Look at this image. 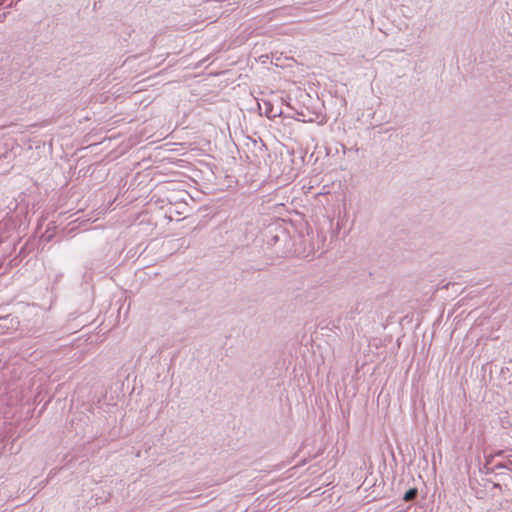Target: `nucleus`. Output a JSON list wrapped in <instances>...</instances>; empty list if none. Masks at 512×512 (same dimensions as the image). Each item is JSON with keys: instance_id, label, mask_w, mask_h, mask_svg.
Instances as JSON below:
<instances>
[{"instance_id": "nucleus-1", "label": "nucleus", "mask_w": 512, "mask_h": 512, "mask_svg": "<svg viewBox=\"0 0 512 512\" xmlns=\"http://www.w3.org/2000/svg\"><path fill=\"white\" fill-rule=\"evenodd\" d=\"M498 472L495 480H489L494 488L499 490L512 491V461H501L498 463Z\"/></svg>"}, {"instance_id": "nucleus-2", "label": "nucleus", "mask_w": 512, "mask_h": 512, "mask_svg": "<svg viewBox=\"0 0 512 512\" xmlns=\"http://www.w3.org/2000/svg\"><path fill=\"white\" fill-rule=\"evenodd\" d=\"M247 139L249 141H251V144L253 146V149H252L253 152H256V151L265 152L266 146L260 136L258 137V140H257L256 138H253V137L247 135Z\"/></svg>"}, {"instance_id": "nucleus-3", "label": "nucleus", "mask_w": 512, "mask_h": 512, "mask_svg": "<svg viewBox=\"0 0 512 512\" xmlns=\"http://www.w3.org/2000/svg\"><path fill=\"white\" fill-rule=\"evenodd\" d=\"M498 463L499 462L493 463V461H487L486 464L484 465L482 471L486 475H493L494 478H495L496 477V473L498 472V470H500V468H498Z\"/></svg>"}, {"instance_id": "nucleus-4", "label": "nucleus", "mask_w": 512, "mask_h": 512, "mask_svg": "<svg viewBox=\"0 0 512 512\" xmlns=\"http://www.w3.org/2000/svg\"><path fill=\"white\" fill-rule=\"evenodd\" d=\"M417 495H418L417 488H410L409 490H407L404 493L403 500L406 502L414 501L416 499Z\"/></svg>"}, {"instance_id": "nucleus-5", "label": "nucleus", "mask_w": 512, "mask_h": 512, "mask_svg": "<svg viewBox=\"0 0 512 512\" xmlns=\"http://www.w3.org/2000/svg\"><path fill=\"white\" fill-rule=\"evenodd\" d=\"M279 240V236L278 235H274L271 237V239L268 241L269 244H276L277 241Z\"/></svg>"}, {"instance_id": "nucleus-6", "label": "nucleus", "mask_w": 512, "mask_h": 512, "mask_svg": "<svg viewBox=\"0 0 512 512\" xmlns=\"http://www.w3.org/2000/svg\"><path fill=\"white\" fill-rule=\"evenodd\" d=\"M235 131V134H237V132H240L241 134H244V130L243 129H240V130H234Z\"/></svg>"}]
</instances>
